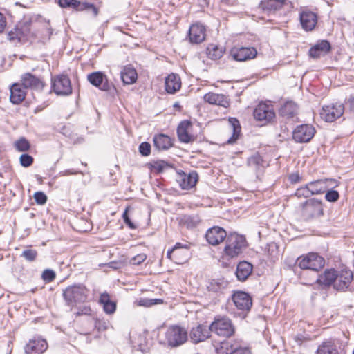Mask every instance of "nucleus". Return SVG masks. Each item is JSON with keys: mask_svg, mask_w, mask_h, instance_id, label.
<instances>
[{"mask_svg": "<svg viewBox=\"0 0 354 354\" xmlns=\"http://www.w3.org/2000/svg\"><path fill=\"white\" fill-rule=\"evenodd\" d=\"M207 53L210 59L216 60L223 56V51L221 48L214 44H210L207 48Z\"/></svg>", "mask_w": 354, "mask_h": 354, "instance_id": "79ce46f5", "label": "nucleus"}, {"mask_svg": "<svg viewBox=\"0 0 354 354\" xmlns=\"http://www.w3.org/2000/svg\"><path fill=\"white\" fill-rule=\"evenodd\" d=\"M13 147L18 152H27L30 149V143L25 137H20L13 142Z\"/></svg>", "mask_w": 354, "mask_h": 354, "instance_id": "a19ab883", "label": "nucleus"}, {"mask_svg": "<svg viewBox=\"0 0 354 354\" xmlns=\"http://www.w3.org/2000/svg\"><path fill=\"white\" fill-rule=\"evenodd\" d=\"M232 299L237 309L243 311H249L252 305V298L243 291L235 292Z\"/></svg>", "mask_w": 354, "mask_h": 354, "instance_id": "4468645a", "label": "nucleus"}, {"mask_svg": "<svg viewBox=\"0 0 354 354\" xmlns=\"http://www.w3.org/2000/svg\"><path fill=\"white\" fill-rule=\"evenodd\" d=\"M283 4V0H262L259 4V8L264 12L270 14L281 9Z\"/></svg>", "mask_w": 354, "mask_h": 354, "instance_id": "2f4dec72", "label": "nucleus"}, {"mask_svg": "<svg viewBox=\"0 0 354 354\" xmlns=\"http://www.w3.org/2000/svg\"><path fill=\"white\" fill-rule=\"evenodd\" d=\"M165 337L169 346L177 347L187 341V332L184 328L174 325L167 329Z\"/></svg>", "mask_w": 354, "mask_h": 354, "instance_id": "423d86ee", "label": "nucleus"}, {"mask_svg": "<svg viewBox=\"0 0 354 354\" xmlns=\"http://www.w3.org/2000/svg\"><path fill=\"white\" fill-rule=\"evenodd\" d=\"M88 10L92 12L94 17L98 15V8L93 3L88 2H81L79 11Z\"/></svg>", "mask_w": 354, "mask_h": 354, "instance_id": "de8ad7c7", "label": "nucleus"}, {"mask_svg": "<svg viewBox=\"0 0 354 354\" xmlns=\"http://www.w3.org/2000/svg\"><path fill=\"white\" fill-rule=\"evenodd\" d=\"M227 235L226 231L223 227L214 226L207 230L205 239L209 245L215 246L223 242Z\"/></svg>", "mask_w": 354, "mask_h": 354, "instance_id": "f8f14e48", "label": "nucleus"}, {"mask_svg": "<svg viewBox=\"0 0 354 354\" xmlns=\"http://www.w3.org/2000/svg\"><path fill=\"white\" fill-rule=\"evenodd\" d=\"M323 214L322 203L315 198L307 200L302 205V215L306 219L319 217Z\"/></svg>", "mask_w": 354, "mask_h": 354, "instance_id": "1a4fd4ad", "label": "nucleus"}, {"mask_svg": "<svg viewBox=\"0 0 354 354\" xmlns=\"http://www.w3.org/2000/svg\"><path fill=\"white\" fill-rule=\"evenodd\" d=\"M223 254L229 258H234L243 252L247 247V241L244 236L237 233H230L225 238Z\"/></svg>", "mask_w": 354, "mask_h": 354, "instance_id": "f257e3e1", "label": "nucleus"}, {"mask_svg": "<svg viewBox=\"0 0 354 354\" xmlns=\"http://www.w3.org/2000/svg\"><path fill=\"white\" fill-rule=\"evenodd\" d=\"M91 312V309L89 306H84L79 310V311L77 313V315H90Z\"/></svg>", "mask_w": 354, "mask_h": 354, "instance_id": "bf43d9fd", "label": "nucleus"}, {"mask_svg": "<svg viewBox=\"0 0 354 354\" xmlns=\"http://www.w3.org/2000/svg\"><path fill=\"white\" fill-rule=\"evenodd\" d=\"M247 166L256 174L261 173L266 167V162L259 153L250 156L247 160Z\"/></svg>", "mask_w": 354, "mask_h": 354, "instance_id": "5701e85b", "label": "nucleus"}, {"mask_svg": "<svg viewBox=\"0 0 354 354\" xmlns=\"http://www.w3.org/2000/svg\"><path fill=\"white\" fill-rule=\"evenodd\" d=\"M204 101L210 104H214L227 108L230 106V100L227 95L212 92L206 93L203 97Z\"/></svg>", "mask_w": 354, "mask_h": 354, "instance_id": "aec40b11", "label": "nucleus"}, {"mask_svg": "<svg viewBox=\"0 0 354 354\" xmlns=\"http://www.w3.org/2000/svg\"><path fill=\"white\" fill-rule=\"evenodd\" d=\"M252 266L247 261L240 262L236 268V274L239 281H245L252 273Z\"/></svg>", "mask_w": 354, "mask_h": 354, "instance_id": "473e14b6", "label": "nucleus"}, {"mask_svg": "<svg viewBox=\"0 0 354 354\" xmlns=\"http://www.w3.org/2000/svg\"><path fill=\"white\" fill-rule=\"evenodd\" d=\"M10 102L14 104H18L24 101L26 97V88L19 83H15L10 86Z\"/></svg>", "mask_w": 354, "mask_h": 354, "instance_id": "412c9836", "label": "nucleus"}, {"mask_svg": "<svg viewBox=\"0 0 354 354\" xmlns=\"http://www.w3.org/2000/svg\"><path fill=\"white\" fill-rule=\"evenodd\" d=\"M147 259V255L144 253H141L136 255L130 260V263L134 266H139L144 262Z\"/></svg>", "mask_w": 354, "mask_h": 354, "instance_id": "603ef678", "label": "nucleus"}, {"mask_svg": "<svg viewBox=\"0 0 354 354\" xmlns=\"http://www.w3.org/2000/svg\"><path fill=\"white\" fill-rule=\"evenodd\" d=\"M71 82L65 75H58L51 77V92L59 96H68L72 93Z\"/></svg>", "mask_w": 354, "mask_h": 354, "instance_id": "39448f33", "label": "nucleus"}, {"mask_svg": "<svg viewBox=\"0 0 354 354\" xmlns=\"http://www.w3.org/2000/svg\"><path fill=\"white\" fill-rule=\"evenodd\" d=\"M336 277L337 271L334 269H328L318 276L316 282L321 286L328 287L335 284Z\"/></svg>", "mask_w": 354, "mask_h": 354, "instance_id": "393cba45", "label": "nucleus"}, {"mask_svg": "<svg viewBox=\"0 0 354 354\" xmlns=\"http://www.w3.org/2000/svg\"><path fill=\"white\" fill-rule=\"evenodd\" d=\"M139 306L149 307L155 304H162L163 301L160 299H148L142 298L136 301Z\"/></svg>", "mask_w": 354, "mask_h": 354, "instance_id": "a18cd8bd", "label": "nucleus"}, {"mask_svg": "<svg viewBox=\"0 0 354 354\" xmlns=\"http://www.w3.org/2000/svg\"><path fill=\"white\" fill-rule=\"evenodd\" d=\"M222 348L224 347V345L227 346L226 349L229 354H252L251 350L248 346L238 341L231 343H222Z\"/></svg>", "mask_w": 354, "mask_h": 354, "instance_id": "cd10ccee", "label": "nucleus"}, {"mask_svg": "<svg viewBox=\"0 0 354 354\" xmlns=\"http://www.w3.org/2000/svg\"><path fill=\"white\" fill-rule=\"evenodd\" d=\"M19 162L21 166L28 167L32 164L33 158L27 153H23L19 157Z\"/></svg>", "mask_w": 354, "mask_h": 354, "instance_id": "8fccbe9b", "label": "nucleus"}, {"mask_svg": "<svg viewBox=\"0 0 354 354\" xmlns=\"http://www.w3.org/2000/svg\"><path fill=\"white\" fill-rule=\"evenodd\" d=\"M191 127L192 123L189 120H183L179 124L177 128V134L180 142L189 143L194 141V136L189 133V129Z\"/></svg>", "mask_w": 354, "mask_h": 354, "instance_id": "4be33fe9", "label": "nucleus"}, {"mask_svg": "<svg viewBox=\"0 0 354 354\" xmlns=\"http://www.w3.org/2000/svg\"><path fill=\"white\" fill-rule=\"evenodd\" d=\"M351 280H353V273L349 270H342L337 272L334 288L337 290H345L348 288Z\"/></svg>", "mask_w": 354, "mask_h": 354, "instance_id": "a211bd4d", "label": "nucleus"}, {"mask_svg": "<svg viewBox=\"0 0 354 354\" xmlns=\"http://www.w3.org/2000/svg\"><path fill=\"white\" fill-rule=\"evenodd\" d=\"M181 222L188 228H192L198 224L199 219L197 216L184 215L181 218Z\"/></svg>", "mask_w": 354, "mask_h": 354, "instance_id": "c03bdc74", "label": "nucleus"}, {"mask_svg": "<svg viewBox=\"0 0 354 354\" xmlns=\"http://www.w3.org/2000/svg\"><path fill=\"white\" fill-rule=\"evenodd\" d=\"M87 80L94 86L103 91L110 90V84L107 77L100 71L93 72L87 75Z\"/></svg>", "mask_w": 354, "mask_h": 354, "instance_id": "2eb2a0df", "label": "nucleus"}, {"mask_svg": "<svg viewBox=\"0 0 354 354\" xmlns=\"http://www.w3.org/2000/svg\"><path fill=\"white\" fill-rule=\"evenodd\" d=\"M344 111V106L342 103H335L324 106L320 112L321 118L326 122H332L340 118Z\"/></svg>", "mask_w": 354, "mask_h": 354, "instance_id": "0eeeda50", "label": "nucleus"}, {"mask_svg": "<svg viewBox=\"0 0 354 354\" xmlns=\"http://www.w3.org/2000/svg\"><path fill=\"white\" fill-rule=\"evenodd\" d=\"M139 152L143 156H147L151 153V145L147 142H142L139 146Z\"/></svg>", "mask_w": 354, "mask_h": 354, "instance_id": "3c124183", "label": "nucleus"}, {"mask_svg": "<svg viewBox=\"0 0 354 354\" xmlns=\"http://www.w3.org/2000/svg\"><path fill=\"white\" fill-rule=\"evenodd\" d=\"M279 114L283 118L290 120L297 118L298 113L297 105L292 102L288 101L279 109Z\"/></svg>", "mask_w": 354, "mask_h": 354, "instance_id": "bb28decb", "label": "nucleus"}, {"mask_svg": "<svg viewBox=\"0 0 354 354\" xmlns=\"http://www.w3.org/2000/svg\"><path fill=\"white\" fill-rule=\"evenodd\" d=\"M211 333L210 326L200 324L192 329L190 338L194 343L197 344L210 337Z\"/></svg>", "mask_w": 354, "mask_h": 354, "instance_id": "dca6fc26", "label": "nucleus"}, {"mask_svg": "<svg viewBox=\"0 0 354 354\" xmlns=\"http://www.w3.org/2000/svg\"><path fill=\"white\" fill-rule=\"evenodd\" d=\"M154 146L158 150H167L172 146L171 138L165 134H158L153 138Z\"/></svg>", "mask_w": 354, "mask_h": 354, "instance_id": "f704fd0d", "label": "nucleus"}, {"mask_svg": "<svg viewBox=\"0 0 354 354\" xmlns=\"http://www.w3.org/2000/svg\"><path fill=\"white\" fill-rule=\"evenodd\" d=\"M21 84L23 85L25 88H37L41 84L39 79L28 73L21 76Z\"/></svg>", "mask_w": 354, "mask_h": 354, "instance_id": "4c0bfd02", "label": "nucleus"}, {"mask_svg": "<svg viewBox=\"0 0 354 354\" xmlns=\"http://www.w3.org/2000/svg\"><path fill=\"white\" fill-rule=\"evenodd\" d=\"M228 286V281L223 278L213 279L208 282L207 288L213 292H221Z\"/></svg>", "mask_w": 354, "mask_h": 354, "instance_id": "c9c22d12", "label": "nucleus"}, {"mask_svg": "<svg viewBox=\"0 0 354 354\" xmlns=\"http://www.w3.org/2000/svg\"><path fill=\"white\" fill-rule=\"evenodd\" d=\"M189 37L192 43L199 44L205 38V28L198 24L191 26L189 30Z\"/></svg>", "mask_w": 354, "mask_h": 354, "instance_id": "b1692460", "label": "nucleus"}, {"mask_svg": "<svg viewBox=\"0 0 354 354\" xmlns=\"http://www.w3.org/2000/svg\"><path fill=\"white\" fill-rule=\"evenodd\" d=\"M41 277L42 279L44 280V270L41 272Z\"/></svg>", "mask_w": 354, "mask_h": 354, "instance_id": "338daca9", "label": "nucleus"}, {"mask_svg": "<svg viewBox=\"0 0 354 354\" xmlns=\"http://www.w3.org/2000/svg\"><path fill=\"white\" fill-rule=\"evenodd\" d=\"M127 209L124 211L122 215V218L124 220V222L131 229H135L136 227V225L131 222V219L129 218L128 216Z\"/></svg>", "mask_w": 354, "mask_h": 354, "instance_id": "6e6d98bb", "label": "nucleus"}, {"mask_svg": "<svg viewBox=\"0 0 354 354\" xmlns=\"http://www.w3.org/2000/svg\"><path fill=\"white\" fill-rule=\"evenodd\" d=\"M120 77L124 84H132L136 82L138 75L133 66L127 65L121 71Z\"/></svg>", "mask_w": 354, "mask_h": 354, "instance_id": "c756f323", "label": "nucleus"}, {"mask_svg": "<svg viewBox=\"0 0 354 354\" xmlns=\"http://www.w3.org/2000/svg\"><path fill=\"white\" fill-rule=\"evenodd\" d=\"M339 194L337 191L329 190L326 192L325 198L329 202H335L339 199Z\"/></svg>", "mask_w": 354, "mask_h": 354, "instance_id": "864d4df0", "label": "nucleus"}, {"mask_svg": "<svg viewBox=\"0 0 354 354\" xmlns=\"http://www.w3.org/2000/svg\"><path fill=\"white\" fill-rule=\"evenodd\" d=\"M231 129L233 131L232 137L227 140L228 144L234 143L237 139L241 132V126L237 119L231 118L229 120Z\"/></svg>", "mask_w": 354, "mask_h": 354, "instance_id": "ea45409f", "label": "nucleus"}, {"mask_svg": "<svg viewBox=\"0 0 354 354\" xmlns=\"http://www.w3.org/2000/svg\"><path fill=\"white\" fill-rule=\"evenodd\" d=\"M189 245L176 243L172 249L167 251V257L177 264H182L189 257Z\"/></svg>", "mask_w": 354, "mask_h": 354, "instance_id": "6e6552de", "label": "nucleus"}, {"mask_svg": "<svg viewBox=\"0 0 354 354\" xmlns=\"http://www.w3.org/2000/svg\"><path fill=\"white\" fill-rule=\"evenodd\" d=\"M99 302L106 314H113L116 310V303L111 300L110 295L106 292L101 294Z\"/></svg>", "mask_w": 354, "mask_h": 354, "instance_id": "72a5a7b5", "label": "nucleus"}, {"mask_svg": "<svg viewBox=\"0 0 354 354\" xmlns=\"http://www.w3.org/2000/svg\"><path fill=\"white\" fill-rule=\"evenodd\" d=\"M67 173H68V174H77V172H76V171L73 172V171H67Z\"/></svg>", "mask_w": 354, "mask_h": 354, "instance_id": "69168bd1", "label": "nucleus"}, {"mask_svg": "<svg viewBox=\"0 0 354 354\" xmlns=\"http://www.w3.org/2000/svg\"><path fill=\"white\" fill-rule=\"evenodd\" d=\"M82 230V231H87V230H88V229H87V228H85V229H83V230Z\"/></svg>", "mask_w": 354, "mask_h": 354, "instance_id": "774afa93", "label": "nucleus"}, {"mask_svg": "<svg viewBox=\"0 0 354 354\" xmlns=\"http://www.w3.org/2000/svg\"><path fill=\"white\" fill-rule=\"evenodd\" d=\"M346 104L349 110L354 113V96H350Z\"/></svg>", "mask_w": 354, "mask_h": 354, "instance_id": "052dcab7", "label": "nucleus"}, {"mask_svg": "<svg viewBox=\"0 0 354 354\" xmlns=\"http://www.w3.org/2000/svg\"><path fill=\"white\" fill-rule=\"evenodd\" d=\"M198 180V174L195 171H192L189 174L185 172L178 174V181L183 189H189L194 187Z\"/></svg>", "mask_w": 354, "mask_h": 354, "instance_id": "f3484780", "label": "nucleus"}, {"mask_svg": "<svg viewBox=\"0 0 354 354\" xmlns=\"http://www.w3.org/2000/svg\"><path fill=\"white\" fill-rule=\"evenodd\" d=\"M317 354H339V352L333 342L326 341L319 346Z\"/></svg>", "mask_w": 354, "mask_h": 354, "instance_id": "58836bf2", "label": "nucleus"}, {"mask_svg": "<svg viewBox=\"0 0 354 354\" xmlns=\"http://www.w3.org/2000/svg\"><path fill=\"white\" fill-rule=\"evenodd\" d=\"M289 180L292 183H297L300 181V176L298 173H293L290 175Z\"/></svg>", "mask_w": 354, "mask_h": 354, "instance_id": "680f3d73", "label": "nucleus"}, {"mask_svg": "<svg viewBox=\"0 0 354 354\" xmlns=\"http://www.w3.org/2000/svg\"><path fill=\"white\" fill-rule=\"evenodd\" d=\"M58 3L62 8H71L79 10L81 2L77 0H59Z\"/></svg>", "mask_w": 354, "mask_h": 354, "instance_id": "49530a36", "label": "nucleus"}, {"mask_svg": "<svg viewBox=\"0 0 354 354\" xmlns=\"http://www.w3.org/2000/svg\"><path fill=\"white\" fill-rule=\"evenodd\" d=\"M330 49V43L326 40H323L310 48L309 50V55L314 59H317L321 56L325 55L328 52H329Z\"/></svg>", "mask_w": 354, "mask_h": 354, "instance_id": "c85d7f7f", "label": "nucleus"}, {"mask_svg": "<svg viewBox=\"0 0 354 354\" xmlns=\"http://www.w3.org/2000/svg\"><path fill=\"white\" fill-rule=\"evenodd\" d=\"M37 252L33 250H24L21 254V257H24L26 260L30 261L35 260Z\"/></svg>", "mask_w": 354, "mask_h": 354, "instance_id": "5fc2aeb1", "label": "nucleus"}, {"mask_svg": "<svg viewBox=\"0 0 354 354\" xmlns=\"http://www.w3.org/2000/svg\"><path fill=\"white\" fill-rule=\"evenodd\" d=\"M34 198L37 203L44 204V193L42 192H37L34 194Z\"/></svg>", "mask_w": 354, "mask_h": 354, "instance_id": "4d7b16f0", "label": "nucleus"}, {"mask_svg": "<svg viewBox=\"0 0 354 354\" xmlns=\"http://www.w3.org/2000/svg\"><path fill=\"white\" fill-rule=\"evenodd\" d=\"M6 26V18L0 12V32H1Z\"/></svg>", "mask_w": 354, "mask_h": 354, "instance_id": "e2e57ef3", "label": "nucleus"}, {"mask_svg": "<svg viewBox=\"0 0 354 354\" xmlns=\"http://www.w3.org/2000/svg\"><path fill=\"white\" fill-rule=\"evenodd\" d=\"M313 194L308 187V184L304 187H301L296 190L295 196L298 198H308L312 196Z\"/></svg>", "mask_w": 354, "mask_h": 354, "instance_id": "09e8293b", "label": "nucleus"}, {"mask_svg": "<svg viewBox=\"0 0 354 354\" xmlns=\"http://www.w3.org/2000/svg\"><path fill=\"white\" fill-rule=\"evenodd\" d=\"M230 55L236 61L245 62L254 59L257 55V51L253 47H234L231 50Z\"/></svg>", "mask_w": 354, "mask_h": 354, "instance_id": "ddd939ff", "label": "nucleus"}, {"mask_svg": "<svg viewBox=\"0 0 354 354\" xmlns=\"http://www.w3.org/2000/svg\"><path fill=\"white\" fill-rule=\"evenodd\" d=\"M315 133V128L310 124L298 125L293 131L292 138L297 142H308Z\"/></svg>", "mask_w": 354, "mask_h": 354, "instance_id": "9d476101", "label": "nucleus"}, {"mask_svg": "<svg viewBox=\"0 0 354 354\" xmlns=\"http://www.w3.org/2000/svg\"><path fill=\"white\" fill-rule=\"evenodd\" d=\"M300 22L306 31L313 30L317 23V15L311 11H303L300 13Z\"/></svg>", "mask_w": 354, "mask_h": 354, "instance_id": "6ab92c4d", "label": "nucleus"}, {"mask_svg": "<svg viewBox=\"0 0 354 354\" xmlns=\"http://www.w3.org/2000/svg\"><path fill=\"white\" fill-rule=\"evenodd\" d=\"M297 263L302 270H311L317 272L324 266V259L317 253L310 252L299 257Z\"/></svg>", "mask_w": 354, "mask_h": 354, "instance_id": "20e7f679", "label": "nucleus"}, {"mask_svg": "<svg viewBox=\"0 0 354 354\" xmlns=\"http://www.w3.org/2000/svg\"><path fill=\"white\" fill-rule=\"evenodd\" d=\"M254 117L257 120L266 124L272 121L275 117L272 106L266 103H259L254 111Z\"/></svg>", "mask_w": 354, "mask_h": 354, "instance_id": "9b49d317", "label": "nucleus"}, {"mask_svg": "<svg viewBox=\"0 0 354 354\" xmlns=\"http://www.w3.org/2000/svg\"><path fill=\"white\" fill-rule=\"evenodd\" d=\"M328 179L318 180L316 181L310 182L308 184L313 195L320 194L326 192L328 189L327 182Z\"/></svg>", "mask_w": 354, "mask_h": 354, "instance_id": "e433bc0d", "label": "nucleus"}, {"mask_svg": "<svg viewBox=\"0 0 354 354\" xmlns=\"http://www.w3.org/2000/svg\"><path fill=\"white\" fill-rule=\"evenodd\" d=\"M24 34L23 31L18 28V26L10 30L8 33V39L10 41H20L23 38Z\"/></svg>", "mask_w": 354, "mask_h": 354, "instance_id": "37998d69", "label": "nucleus"}, {"mask_svg": "<svg viewBox=\"0 0 354 354\" xmlns=\"http://www.w3.org/2000/svg\"><path fill=\"white\" fill-rule=\"evenodd\" d=\"M56 277L55 272L50 269H46V283L51 282Z\"/></svg>", "mask_w": 354, "mask_h": 354, "instance_id": "13d9d810", "label": "nucleus"}, {"mask_svg": "<svg viewBox=\"0 0 354 354\" xmlns=\"http://www.w3.org/2000/svg\"><path fill=\"white\" fill-rule=\"evenodd\" d=\"M209 326L212 333L220 337L229 338L235 333L231 319L225 317L216 319Z\"/></svg>", "mask_w": 354, "mask_h": 354, "instance_id": "7ed1b4c3", "label": "nucleus"}, {"mask_svg": "<svg viewBox=\"0 0 354 354\" xmlns=\"http://www.w3.org/2000/svg\"><path fill=\"white\" fill-rule=\"evenodd\" d=\"M209 0H198V2L202 7L207 6Z\"/></svg>", "mask_w": 354, "mask_h": 354, "instance_id": "0e129e2a", "label": "nucleus"}, {"mask_svg": "<svg viewBox=\"0 0 354 354\" xmlns=\"http://www.w3.org/2000/svg\"><path fill=\"white\" fill-rule=\"evenodd\" d=\"M181 87V80L178 75L171 73L165 79V90L168 93L174 94Z\"/></svg>", "mask_w": 354, "mask_h": 354, "instance_id": "7c9ffc66", "label": "nucleus"}, {"mask_svg": "<svg viewBox=\"0 0 354 354\" xmlns=\"http://www.w3.org/2000/svg\"><path fill=\"white\" fill-rule=\"evenodd\" d=\"M44 339L34 338L25 346V353L26 354H42L44 352Z\"/></svg>", "mask_w": 354, "mask_h": 354, "instance_id": "a878e982", "label": "nucleus"}, {"mask_svg": "<svg viewBox=\"0 0 354 354\" xmlns=\"http://www.w3.org/2000/svg\"><path fill=\"white\" fill-rule=\"evenodd\" d=\"M88 290L82 284L68 287L63 293L64 297L69 306L86 301Z\"/></svg>", "mask_w": 354, "mask_h": 354, "instance_id": "f03ea898", "label": "nucleus"}]
</instances>
